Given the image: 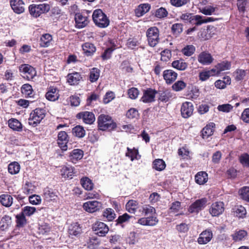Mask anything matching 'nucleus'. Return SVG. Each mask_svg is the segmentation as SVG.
I'll return each instance as SVG.
<instances>
[{"label": "nucleus", "instance_id": "1", "mask_svg": "<svg viewBox=\"0 0 249 249\" xmlns=\"http://www.w3.org/2000/svg\"><path fill=\"white\" fill-rule=\"evenodd\" d=\"M98 126L102 131L112 130L116 127V124L108 115L101 114L98 118Z\"/></svg>", "mask_w": 249, "mask_h": 249}, {"label": "nucleus", "instance_id": "2", "mask_svg": "<svg viewBox=\"0 0 249 249\" xmlns=\"http://www.w3.org/2000/svg\"><path fill=\"white\" fill-rule=\"evenodd\" d=\"M92 19L96 25L100 28L107 27L109 23V20L107 16L99 9L94 11Z\"/></svg>", "mask_w": 249, "mask_h": 249}, {"label": "nucleus", "instance_id": "3", "mask_svg": "<svg viewBox=\"0 0 249 249\" xmlns=\"http://www.w3.org/2000/svg\"><path fill=\"white\" fill-rule=\"evenodd\" d=\"M45 110L43 108H37L33 110L28 119L29 124L34 127L36 126L45 117Z\"/></svg>", "mask_w": 249, "mask_h": 249}, {"label": "nucleus", "instance_id": "4", "mask_svg": "<svg viewBox=\"0 0 249 249\" xmlns=\"http://www.w3.org/2000/svg\"><path fill=\"white\" fill-rule=\"evenodd\" d=\"M50 8V5L47 3L31 4L29 6V10L31 16L37 18L41 14L48 12Z\"/></svg>", "mask_w": 249, "mask_h": 249}, {"label": "nucleus", "instance_id": "5", "mask_svg": "<svg viewBox=\"0 0 249 249\" xmlns=\"http://www.w3.org/2000/svg\"><path fill=\"white\" fill-rule=\"evenodd\" d=\"M146 36L149 45L155 47L159 42V30L156 27H152L146 31Z\"/></svg>", "mask_w": 249, "mask_h": 249}, {"label": "nucleus", "instance_id": "6", "mask_svg": "<svg viewBox=\"0 0 249 249\" xmlns=\"http://www.w3.org/2000/svg\"><path fill=\"white\" fill-rule=\"evenodd\" d=\"M207 199L206 198H202L196 200L192 203L188 208V212L191 213L197 214L206 207L207 204Z\"/></svg>", "mask_w": 249, "mask_h": 249}, {"label": "nucleus", "instance_id": "7", "mask_svg": "<svg viewBox=\"0 0 249 249\" xmlns=\"http://www.w3.org/2000/svg\"><path fill=\"white\" fill-rule=\"evenodd\" d=\"M19 71L23 78L28 80L33 79L36 75L35 69L28 64L21 65L19 67Z\"/></svg>", "mask_w": 249, "mask_h": 249}, {"label": "nucleus", "instance_id": "8", "mask_svg": "<svg viewBox=\"0 0 249 249\" xmlns=\"http://www.w3.org/2000/svg\"><path fill=\"white\" fill-rule=\"evenodd\" d=\"M224 204L223 202H215L210 206L209 213L212 216H218L224 212Z\"/></svg>", "mask_w": 249, "mask_h": 249}, {"label": "nucleus", "instance_id": "9", "mask_svg": "<svg viewBox=\"0 0 249 249\" xmlns=\"http://www.w3.org/2000/svg\"><path fill=\"white\" fill-rule=\"evenodd\" d=\"M102 203L98 201H89L83 204V209L87 212L92 213L102 208Z\"/></svg>", "mask_w": 249, "mask_h": 249}, {"label": "nucleus", "instance_id": "10", "mask_svg": "<svg viewBox=\"0 0 249 249\" xmlns=\"http://www.w3.org/2000/svg\"><path fill=\"white\" fill-rule=\"evenodd\" d=\"M93 230L99 236H105L108 232V227L102 222H96L93 226Z\"/></svg>", "mask_w": 249, "mask_h": 249}, {"label": "nucleus", "instance_id": "11", "mask_svg": "<svg viewBox=\"0 0 249 249\" xmlns=\"http://www.w3.org/2000/svg\"><path fill=\"white\" fill-rule=\"evenodd\" d=\"M181 114L184 118L190 117L194 111V106L191 102H186L182 104L181 107Z\"/></svg>", "mask_w": 249, "mask_h": 249}, {"label": "nucleus", "instance_id": "12", "mask_svg": "<svg viewBox=\"0 0 249 249\" xmlns=\"http://www.w3.org/2000/svg\"><path fill=\"white\" fill-rule=\"evenodd\" d=\"M68 141V136L65 131H60L59 132L58 134L57 143L62 150L66 151L67 150V143Z\"/></svg>", "mask_w": 249, "mask_h": 249}, {"label": "nucleus", "instance_id": "13", "mask_svg": "<svg viewBox=\"0 0 249 249\" xmlns=\"http://www.w3.org/2000/svg\"><path fill=\"white\" fill-rule=\"evenodd\" d=\"M76 117L78 119H82L87 124H92L95 120L94 114L89 111L80 112L77 114Z\"/></svg>", "mask_w": 249, "mask_h": 249}, {"label": "nucleus", "instance_id": "14", "mask_svg": "<svg viewBox=\"0 0 249 249\" xmlns=\"http://www.w3.org/2000/svg\"><path fill=\"white\" fill-rule=\"evenodd\" d=\"M156 91L151 89H148L143 91V93L141 100L145 103H148L153 102Z\"/></svg>", "mask_w": 249, "mask_h": 249}, {"label": "nucleus", "instance_id": "15", "mask_svg": "<svg viewBox=\"0 0 249 249\" xmlns=\"http://www.w3.org/2000/svg\"><path fill=\"white\" fill-rule=\"evenodd\" d=\"M213 237V233L211 230H205L202 231L197 239L199 244H206L209 242Z\"/></svg>", "mask_w": 249, "mask_h": 249}, {"label": "nucleus", "instance_id": "16", "mask_svg": "<svg viewBox=\"0 0 249 249\" xmlns=\"http://www.w3.org/2000/svg\"><path fill=\"white\" fill-rule=\"evenodd\" d=\"M82 79V77L80 73L77 72L69 73L67 76V82L70 85H76L78 84Z\"/></svg>", "mask_w": 249, "mask_h": 249}, {"label": "nucleus", "instance_id": "17", "mask_svg": "<svg viewBox=\"0 0 249 249\" xmlns=\"http://www.w3.org/2000/svg\"><path fill=\"white\" fill-rule=\"evenodd\" d=\"M61 175L63 178H72L76 173L74 168L71 166H64L60 170Z\"/></svg>", "mask_w": 249, "mask_h": 249}, {"label": "nucleus", "instance_id": "18", "mask_svg": "<svg viewBox=\"0 0 249 249\" xmlns=\"http://www.w3.org/2000/svg\"><path fill=\"white\" fill-rule=\"evenodd\" d=\"M10 5L13 11L17 14H21L24 11V3L22 0H11Z\"/></svg>", "mask_w": 249, "mask_h": 249}, {"label": "nucleus", "instance_id": "19", "mask_svg": "<svg viewBox=\"0 0 249 249\" xmlns=\"http://www.w3.org/2000/svg\"><path fill=\"white\" fill-rule=\"evenodd\" d=\"M178 74L172 70H165L163 72V77L167 84H171L176 79Z\"/></svg>", "mask_w": 249, "mask_h": 249}, {"label": "nucleus", "instance_id": "20", "mask_svg": "<svg viewBox=\"0 0 249 249\" xmlns=\"http://www.w3.org/2000/svg\"><path fill=\"white\" fill-rule=\"evenodd\" d=\"M83 151L82 150L75 149L70 153L69 159L72 163H76L83 158Z\"/></svg>", "mask_w": 249, "mask_h": 249}, {"label": "nucleus", "instance_id": "21", "mask_svg": "<svg viewBox=\"0 0 249 249\" xmlns=\"http://www.w3.org/2000/svg\"><path fill=\"white\" fill-rule=\"evenodd\" d=\"M213 58L212 55L206 52H202L200 53L198 56V61L201 64L207 65L212 63L213 61Z\"/></svg>", "mask_w": 249, "mask_h": 249}, {"label": "nucleus", "instance_id": "22", "mask_svg": "<svg viewBox=\"0 0 249 249\" xmlns=\"http://www.w3.org/2000/svg\"><path fill=\"white\" fill-rule=\"evenodd\" d=\"M45 96L47 100L54 101L59 98V90L56 88L50 87L46 93Z\"/></svg>", "mask_w": 249, "mask_h": 249}, {"label": "nucleus", "instance_id": "23", "mask_svg": "<svg viewBox=\"0 0 249 249\" xmlns=\"http://www.w3.org/2000/svg\"><path fill=\"white\" fill-rule=\"evenodd\" d=\"M75 20L76 26L78 28H82L85 27L89 22L88 18L86 16H83L80 13L75 15Z\"/></svg>", "mask_w": 249, "mask_h": 249}, {"label": "nucleus", "instance_id": "24", "mask_svg": "<svg viewBox=\"0 0 249 249\" xmlns=\"http://www.w3.org/2000/svg\"><path fill=\"white\" fill-rule=\"evenodd\" d=\"M43 196L47 201L54 200L57 197L56 192L51 188H46L43 191Z\"/></svg>", "mask_w": 249, "mask_h": 249}, {"label": "nucleus", "instance_id": "25", "mask_svg": "<svg viewBox=\"0 0 249 249\" xmlns=\"http://www.w3.org/2000/svg\"><path fill=\"white\" fill-rule=\"evenodd\" d=\"M82 48L84 53L87 56L92 55L96 51L95 46L89 42H86L83 44Z\"/></svg>", "mask_w": 249, "mask_h": 249}, {"label": "nucleus", "instance_id": "26", "mask_svg": "<svg viewBox=\"0 0 249 249\" xmlns=\"http://www.w3.org/2000/svg\"><path fill=\"white\" fill-rule=\"evenodd\" d=\"M214 126L215 124L213 123H210L202 129V135L203 138H208L213 134Z\"/></svg>", "mask_w": 249, "mask_h": 249}, {"label": "nucleus", "instance_id": "27", "mask_svg": "<svg viewBox=\"0 0 249 249\" xmlns=\"http://www.w3.org/2000/svg\"><path fill=\"white\" fill-rule=\"evenodd\" d=\"M150 5L148 4H140L135 10L136 16L140 17L149 11Z\"/></svg>", "mask_w": 249, "mask_h": 249}, {"label": "nucleus", "instance_id": "28", "mask_svg": "<svg viewBox=\"0 0 249 249\" xmlns=\"http://www.w3.org/2000/svg\"><path fill=\"white\" fill-rule=\"evenodd\" d=\"M53 40L52 36L49 34H45L40 37V45L42 47H49Z\"/></svg>", "mask_w": 249, "mask_h": 249}, {"label": "nucleus", "instance_id": "29", "mask_svg": "<svg viewBox=\"0 0 249 249\" xmlns=\"http://www.w3.org/2000/svg\"><path fill=\"white\" fill-rule=\"evenodd\" d=\"M13 200V197L8 194H3L0 196V203L6 207H9L12 205Z\"/></svg>", "mask_w": 249, "mask_h": 249}, {"label": "nucleus", "instance_id": "30", "mask_svg": "<svg viewBox=\"0 0 249 249\" xmlns=\"http://www.w3.org/2000/svg\"><path fill=\"white\" fill-rule=\"evenodd\" d=\"M139 212L144 215H153L156 213L155 208L149 205H143L140 207Z\"/></svg>", "mask_w": 249, "mask_h": 249}, {"label": "nucleus", "instance_id": "31", "mask_svg": "<svg viewBox=\"0 0 249 249\" xmlns=\"http://www.w3.org/2000/svg\"><path fill=\"white\" fill-rule=\"evenodd\" d=\"M172 66L178 70L184 71L187 68L188 64L184 62L183 59H180L174 61L172 63Z\"/></svg>", "mask_w": 249, "mask_h": 249}, {"label": "nucleus", "instance_id": "32", "mask_svg": "<svg viewBox=\"0 0 249 249\" xmlns=\"http://www.w3.org/2000/svg\"><path fill=\"white\" fill-rule=\"evenodd\" d=\"M195 180L197 184H204L208 181V175L205 172H199L196 175Z\"/></svg>", "mask_w": 249, "mask_h": 249}, {"label": "nucleus", "instance_id": "33", "mask_svg": "<svg viewBox=\"0 0 249 249\" xmlns=\"http://www.w3.org/2000/svg\"><path fill=\"white\" fill-rule=\"evenodd\" d=\"M21 91L26 97H31L33 95L32 87L29 84H23L21 88Z\"/></svg>", "mask_w": 249, "mask_h": 249}, {"label": "nucleus", "instance_id": "34", "mask_svg": "<svg viewBox=\"0 0 249 249\" xmlns=\"http://www.w3.org/2000/svg\"><path fill=\"white\" fill-rule=\"evenodd\" d=\"M247 235V232L244 230H239L231 235L232 239L235 242L243 240Z\"/></svg>", "mask_w": 249, "mask_h": 249}, {"label": "nucleus", "instance_id": "35", "mask_svg": "<svg viewBox=\"0 0 249 249\" xmlns=\"http://www.w3.org/2000/svg\"><path fill=\"white\" fill-rule=\"evenodd\" d=\"M9 126L13 129L18 131L22 130V124L19 121L16 119H11L8 121Z\"/></svg>", "mask_w": 249, "mask_h": 249}, {"label": "nucleus", "instance_id": "36", "mask_svg": "<svg viewBox=\"0 0 249 249\" xmlns=\"http://www.w3.org/2000/svg\"><path fill=\"white\" fill-rule=\"evenodd\" d=\"M20 166L18 162L14 161L8 165V170L11 175H16L19 173Z\"/></svg>", "mask_w": 249, "mask_h": 249}, {"label": "nucleus", "instance_id": "37", "mask_svg": "<svg viewBox=\"0 0 249 249\" xmlns=\"http://www.w3.org/2000/svg\"><path fill=\"white\" fill-rule=\"evenodd\" d=\"M81 231V228L77 223H72L69 227V233L71 235L77 236Z\"/></svg>", "mask_w": 249, "mask_h": 249}, {"label": "nucleus", "instance_id": "38", "mask_svg": "<svg viewBox=\"0 0 249 249\" xmlns=\"http://www.w3.org/2000/svg\"><path fill=\"white\" fill-rule=\"evenodd\" d=\"M138 202L134 200H130L126 204V210L130 213H134L138 208Z\"/></svg>", "mask_w": 249, "mask_h": 249}, {"label": "nucleus", "instance_id": "39", "mask_svg": "<svg viewBox=\"0 0 249 249\" xmlns=\"http://www.w3.org/2000/svg\"><path fill=\"white\" fill-rule=\"evenodd\" d=\"M200 10L202 14L205 15H212L215 14V12L217 10V7L212 5H207L202 7Z\"/></svg>", "mask_w": 249, "mask_h": 249}, {"label": "nucleus", "instance_id": "40", "mask_svg": "<svg viewBox=\"0 0 249 249\" xmlns=\"http://www.w3.org/2000/svg\"><path fill=\"white\" fill-rule=\"evenodd\" d=\"M80 182L82 187L87 190H91L93 187V183L92 181L87 177L82 178Z\"/></svg>", "mask_w": 249, "mask_h": 249}, {"label": "nucleus", "instance_id": "41", "mask_svg": "<svg viewBox=\"0 0 249 249\" xmlns=\"http://www.w3.org/2000/svg\"><path fill=\"white\" fill-rule=\"evenodd\" d=\"M100 71L97 68H93L90 71L89 80L91 82H96L99 78Z\"/></svg>", "mask_w": 249, "mask_h": 249}, {"label": "nucleus", "instance_id": "42", "mask_svg": "<svg viewBox=\"0 0 249 249\" xmlns=\"http://www.w3.org/2000/svg\"><path fill=\"white\" fill-rule=\"evenodd\" d=\"M225 81L218 80L215 82V87L219 89H223L226 88L227 85H230L231 83V78L227 76L224 77Z\"/></svg>", "mask_w": 249, "mask_h": 249}, {"label": "nucleus", "instance_id": "43", "mask_svg": "<svg viewBox=\"0 0 249 249\" xmlns=\"http://www.w3.org/2000/svg\"><path fill=\"white\" fill-rule=\"evenodd\" d=\"M11 223V218L8 215H4L0 221V228L4 230L8 228Z\"/></svg>", "mask_w": 249, "mask_h": 249}, {"label": "nucleus", "instance_id": "44", "mask_svg": "<svg viewBox=\"0 0 249 249\" xmlns=\"http://www.w3.org/2000/svg\"><path fill=\"white\" fill-rule=\"evenodd\" d=\"M165 167V163L161 159H156L153 161V167L157 171H162Z\"/></svg>", "mask_w": 249, "mask_h": 249}, {"label": "nucleus", "instance_id": "45", "mask_svg": "<svg viewBox=\"0 0 249 249\" xmlns=\"http://www.w3.org/2000/svg\"><path fill=\"white\" fill-rule=\"evenodd\" d=\"M36 211V208L31 206H25L22 209L21 213L25 216H31Z\"/></svg>", "mask_w": 249, "mask_h": 249}, {"label": "nucleus", "instance_id": "46", "mask_svg": "<svg viewBox=\"0 0 249 249\" xmlns=\"http://www.w3.org/2000/svg\"><path fill=\"white\" fill-rule=\"evenodd\" d=\"M103 215L107 220L111 221L115 218L116 214L113 209L107 208L104 211Z\"/></svg>", "mask_w": 249, "mask_h": 249}, {"label": "nucleus", "instance_id": "47", "mask_svg": "<svg viewBox=\"0 0 249 249\" xmlns=\"http://www.w3.org/2000/svg\"><path fill=\"white\" fill-rule=\"evenodd\" d=\"M73 133L78 138H83L85 135V130L83 127L77 125L72 129Z\"/></svg>", "mask_w": 249, "mask_h": 249}, {"label": "nucleus", "instance_id": "48", "mask_svg": "<svg viewBox=\"0 0 249 249\" xmlns=\"http://www.w3.org/2000/svg\"><path fill=\"white\" fill-rule=\"evenodd\" d=\"M216 67L218 69V71L221 72V71L230 70L231 67V62L228 61H224L218 63L216 65Z\"/></svg>", "mask_w": 249, "mask_h": 249}, {"label": "nucleus", "instance_id": "49", "mask_svg": "<svg viewBox=\"0 0 249 249\" xmlns=\"http://www.w3.org/2000/svg\"><path fill=\"white\" fill-rule=\"evenodd\" d=\"M233 74L235 79L236 81H239L243 80L245 78L246 75V71L244 70L237 69L233 73Z\"/></svg>", "mask_w": 249, "mask_h": 249}, {"label": "nucleus", "instance_id": "50", "mask_svg": "<svg viewBox=\"0 0 249 249\" xmlns=\"http://www.w3.org/2000/svg\"><path fill=\"white\" fill-rule=\"evenodd\" d=\"M239 194L243 199L249 202V187H242L239 190Z\"/></svg>", "mask_w": 249, "mask_h": 249}, {"label": "nucleus", "instance_id": "51", "mask_svg": "<svg viewBox=\"0 0 249 249\" xmlns=\"http://www.w3.org/2000/svg\"><path fill=\"white\" fill-rule=\"evenodd\" d=\"M186 87V84L181 80L175 82L172 85V89L176 91H179L183 90Z\"/></svg>", "mask_w": 249, "mask_h": 249}, {"label": "nucleus", "instance_id": "52", "mask_svg": "<svg viewBox=\"0 0 249 249\" xmlns=\"http://www.w3.org/2000/svg\"><path fill=\"white\" fill-rule=\"evenodd\" d=\"M127 152L125 154V156L130 158L131 161H133L134 159H137V156L138 155V151L135 148L130 149L128 147L127 148Z\"/></svg>", "mask_w": 249, "mask_h": 249}, {"label": "nucleus", "instance_id": "53", "mask_svg": "<svg viewBox=\"0 0 249 249\" xmlns=\"http://www.w3.org/2000/svg\"><path fill=\"white\" fill-rule=\"evenodd\" d=\"M195 51V47L193 45H187L182 49V53L187 56L192 55Z\"/></svg>", "mask_w": 249, "mask_h": 249}, {"label": "nucleus", "instance_id": "54", "mask_svg": "<svg viewBox=\"0 0 249 249\" xmlns=\"http://www.w3.org/2000/svg\"><path fill=\"white\" fill-rule=\"evenodd\" d=\"M16 219L17 226L18 227H23L27 222L25 216L21 213L16 215Z\"/></svg>", "mask_w": 249, "mask_h": 249}, {"label": "nucleus", "instance_id": "55", "mask_svg": "<svg viewBox=\"0 0 249 249\" xmlns=\"http://www.w3.org/2000/svg\"><path fill=\"white\" fill-rule=\"evenodd\" d=\"M116 45L113 44L111 47L107 49L102 55V58L103 60H107L110 58L112 52L115 50Z\"/></svg>", "mask_w": 249, "mask_h": 249}, {"label": "nucleus", "instance_id": "56", "mask_svg": "<svg viewBox=\"0 0 249 249\" xmlns=\"http://www.w3.org/2000/svg\"><path fill=\"white\" fill-rule=\"evenodd\" d=\"M181 209V203L179 201H175L172 203L170 208V213H176Z\"/></svg>", "mask_w": 249, "mask_h": 249}, {"label": "nucleus", "instance_id": "57", "mask_svg": "<svg viewBox=\"0 0 249 249\" xmlns=\"http://www.w3.org/2000/svg\"><path fill=\"white\" fill-rule=\"evenodd\" d=\"M171 29L174 35H178L183 31V25L181 23H175L172 26Z\"/></svg>", "mask_w": 249, "mask_h": 249}, {"label": "nucleus", "instance_id": "58", "mask_svg": "<svg viewBox=\"0 0 249 249\" xmlns=\"http://www.w3.org/2000/svg\"><path fill=\"white\" fill-rule=\"evenodd\" d=\"M41 197L36 195H34L29 197V201L32 205H39L41 202Z\"/></svg>", "mask_w": 249, "mask_h": 249}, {"label": "nucleus", "instance_id": "59", "mask_svg": "<svg viewBox=\"0 0 249 249\" xmlns=\"http://www.w3.org/2000/svg\"><path fill=\"white\" fill-rule=\"evenodd\" d=\"M172 54L171 51L169 50H164L161 52V60L167 62L171 57Z\"/></svg>", "mask_w": 249, "mask_h": 249}, {"label": "nucleus", "instance_id": "60", "mask_svg": "<svg viewBox=\"0 0 249 249\" xmlns=\"http://www.w3.org/2000/svg\"><path fill=\"white\" fill-rule=\"evenodd\" d=\"M232 108L233 107L229 104H223L217 107L219 111L226 113L230 112Z\"/></svg>", "mask_w": 249, "mask_h": 249}, {"label": "nucleus", "instance_id": "61", "mask_svg": "<svg viewBox=\"0 0 249 249\" xmlns=\"http://www.w3.org/2000/svg\"><path fill=\"white\" fill-rule=\"evenodd\" d=\"M247 4V0H237V6L240 13H244L246 10V6Z\"/></svg>", "mask_w": 249, "mask_h": 249}, {"label": "nucleus", "instance_id": "62", "mask_svg": "<svg viewBox=\"0 0 249 249\" xmlns=\"http://www.w3.org/2000/svg\"><path fill=\"white\" fill-rule=\"evenodd\" d=\"M139 94V91L136 88H132L128 90V95L131 99H136Z\"/></svg>", "mask_w": 249, "mask_h": 249}, {"label": "nucleus", "instance_id": "63", "mask_svg": "<svg viewBox=\"0 0 249 249\" xmlns=\"http://www.w3.org/2000/svg\"><path fill=\"white\" fill-rule=\"evenodd\" d=\"M240 162L244 166L249 167V155L248 154H244L239 157Z\"/></svg>", "mask_w": 249, "mask_h": 249}, {"label": "nucleus", "instance_id": "64", "mask_svg": "<svg viewBox=\"0 0 249 249\" xmlns=\"http://www.w3.org/2000/svg\"><path fill=\"white\" fill-rule=\"evenodd\" d=\"M241 119L244 122L249 123V108L244 110L242 113Z\"/></svg>", "mask_w": 249, "mask_h": 249}]
</instances>
